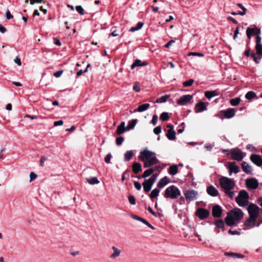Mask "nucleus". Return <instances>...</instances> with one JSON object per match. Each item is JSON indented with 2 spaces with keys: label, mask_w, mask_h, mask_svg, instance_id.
<instances>
[{
  "label": "nucleus",
  "mask_w": 262,
  "mask_h": 262,
  "mask_svg": "<svg viewBox=\"0 0 262 262\" xmlns=\"http://www.w3.org/2000/svg\"><path fill=\"white\" fill-rule=\"evenodd\" d=\"M139 159L144 163V168L150 167L159 163L155 152L144 149L140 152Z\"/></svg>",
  "instance_id": "f257e3e1"
},
{
  "label": "nucleus",
  "mask_w": 262,
  "mask_h": 262,
  "mask_svg": "<svg viewBox=\"0 0 262 262\" xmlns=\"http://www.w3.org/2000/svg\"><path fill=\"white\" fill-rule=\"evenodd\" d=\"M244 215V213L241 209L235 208L228 212L225 219V222L228 226H233L242 220Z\"/></svg>",
  "instance_id": "f03ea898"
},
{
  "label": "nucleus",
  "mask_w": 262,
  "mask_h": 262,
  "mask_svg": "<svg viewBox=\"0 0 262 262\" xmlns=\"http://www.w3.org/2000/svg\"><path fill=\"white\" fill-rule=\"evenodd\" d=\"M219 183L226 194L232 198L234 196L233 190L235 183L233 179L226 177H222L219 179Z\"/></svg>",
  "instance_id": "7ed1b4c3"
},
{
  "label": "nucleus",
  "mask_w": 262,
  "mask_h": 262,
  "mask_svg": "<svg viewBox=\"0 0 262 262\" xmlns=\"http://www.w3.org/2000/svg\"><path fill=\"white\" fill-rule=\"evenodd\" d=\"M181 194L180 189L174 185H171L168 187L165 190L163 194L165 198L176 199Z\"/></svg>",
  "instance_id": "20e7f679"
},
{
  "label": "nucleus",
  "mask_w": 262,
  "mask_h": 262,
  "mask_svg": "<svg viewBox=\"0 0 262 262\" xmlns=\"http://www.w3.org/2000/svg\"><path fill=\"white\" fill-rule=\"evenodd\" d=\"M255 49L256 53L252 52L250 54V55L255 62L257 64H258L262 58V45H256Z\"/></svg>",
  "instance_id": "39448f33"
},
{
  "label": "nucleus",
  "mask_w": 262,
  "mask_h": 262,
  "mask_svg": "<svg viewBox=\"0 0 262 262\" xmlns=\"http://www.w3.org/2000/svg\"><path fill=\"white\" fill-rule=\"evenodd\" d=\"M247 211L250 217L257 219L260 214V208L256 205L251 203L247 207Z\"/></svg>",
  "instance_id": "423d86ee"
},
{
  "label": "nucleus",
  "mask_w": 262,
  "mask_h": 262,
  "mask_svg": "<svg viewBox=\"0 0 262 262\" xmlns=\"http://www.w3.org/2000/svg\"><path fill=\"white\" fill-rule=\"evenodd\" d=\"M184 194L186 200L189 202L196 200L198 197V192L194 190H187L184 191Z\"/></svg>",
  "instance_id": "0eeeda50"
},
{
  "label": "nucleus",
  "mask_w": 262,
  "mask_h": 262,
  "mask_svg": "<svg viewBox=\"0 0 262 262\" xmlns=\"http://www.w3.org/2000/svg\"><path fill=\"white\" fill-rule=\"evenodd\" d=\"M231 159L237 161H241L244 157L243 152L241 149L233 148L231 150Z\"/></svg>",
  "instance_id": "6e6552de"
},
{
  "label": "nucleus",
  "mask_w": 262,
  "mask_h": 262,
  "mask_svg": "<svg viewBox=\"0 0 262 262\" xmlns=\"http://www.w3.org/2000/svg\"><path fill=\"white\" fill-rule=\"evenodd\" d=\"M209 211L206 209L200 208L195 212V215L201 220L207 219L209 215Z\"/></svg>",
  "instance_id": "1a4fd4ad"
},
{
  "label": "nucleus",
  "mask_w": 262,
  "mask_h": 262,
  "mask_svg": "<svg viewBox=\"0 0 262 262\" xmlns=\"http://www.w3.org/2000/svg\"><path fill=\"white\" fill-rule=\"evenodd\" d=\"M246 185L251 189H255L258 187V182L256 179L251 178L246 180Z\"/></svg>",
  "instance_id": "9d476101"
},
{
  "label": "nucleus",
  "mask_w": 262,
  "mask_h": 262,
  "mask_svg": "<svg viewBox=\"0 0 262 262\" xmlns=\"http://www.w3.org/2000/svg\"><path fill=\"white\" fill-rule=\"evenodd\" d=\"M256 221V219L249 216V217L245 220L244 225L246 229H251L255 227Z\"/></svg>",
  "instance_id": "9b49d317"
},
{
  "label": "nucleus",
  "mask_w": 262,
  "mask_h": 262,
  "mask_svg": "<svg viewBox=\"0 0 262 262\" xmlns=\"http://www.w3.org/2000/svg\"><path fill=\"white\" fill-rule=\"evenodd\" d=\"M192 99V96L191 95H184L181 96L177 101V103L180 105H184L190 102Z\"/></svg>",
  "instance_id": "f8f14e48"
},
{
  "label": "nucleus",
  "mask_w": 262,
  "mask_h": 262,
  "mask_svg": "<svg viewBox=\"0 0 262 262\" xmlns=\"http://www.w3.org/2000/svg\"><path fill=\"white\" fill-rule=\"evenodd\" d=\"M261 30L260 29L255 27L253 28L248 27L246 30V34L247 37L250 39L252 35L256 34L258 35L260 34Z\"/></svg>",
  "instance_id": "ddd939ff"
},
{
  "label": "nucleus",
  "mask_w": 262,
  "mask_h": 262,
  "mask_svg": "<svg viewBox=\"0 0 262 262\" xmlns=\"http://www.w3.org/2000/svg\"><path fill=\"white\" fill-rule=\"evenodd\" d=\"M250 159L256 166L260 167L262 166V158L256 154H252L250 157Z\"/></svg>",
  "instance_id": "4468645a"
},
{
  "label": "nucleus",
  "mask_w": 262,
  "mask_h": 262,
  "mask_svg": "<svg viewBox=\"0 0 262 262\" xmlns=\"http://www.w3.org/2000/svg\"><path fill=\"white\" fill-rule=\"evenodd\" d=\"M221 113L227 119H230L233 118L235 114V111L233 108H230L226 110H223L221 111Z\"/></svg>",
  "instance_id": "2eb2a0df"
},
{
  "label": "nucleus",
  "mask_w": 262,
  "mask_h": 262,
  "mask_svg": "<svg viewBox=\"0 0 262 262\" xmlns=\"http://www.w3.org/2000/svg\"><path fill=\"white\" fill-rule=\"evenodd\" d=\"M222 214V209L220 206L216 205L212 208V214L214 217H220Z\"/></svg>",
  "instance_id": "dca6fc26"
},
{
  "label": "nucleus",
  "mask_w": 262,
  "mask_h": 262,
  "mask_svg": "<svg viewBox=\"0 0 262 262\" xmlns=\"http://www.w3.org/2000/svg\"><path fill=\"white\" fill-rule=\"evenodd\" d=\"M228 168L229 169L230 176H231L232 173H237L239 171L238 166L236 165L234 162L229 163Z\"/></svg>",
  "instance_id": "f3484780"
},
{
  "label": "nucleus",
  "mask_w": 262,
  "mask_h": 262,
  "mask_svg": "<svg viewBox=\"0 0 262 262\" xmlns=\"http://www.w3.org/2000/svg\"><path fill=\"white\" fill-rule=\"evenodd\" d=\"M170 182V179L167 177L165 176L164 178L161 179L159 182L157 184V186L160 188H162Z\"/></svg>",
  "instance_id": "a211bd4d"
},
{
  "label": "nucleus",
  "mask_w": 262,
  "mask_h": 262,
  "mask_svg": "<svg viewBox=\"0 0 262 262\" xmlns=\"http://www.w3.org/2000/svg\"><path fill=\"white\" fill-rule=\"evenodd\" d=\"M206 191L209 195L213 197L216 196L219 194V191L212 185L208 186Z\"/></svg>",
  "instance_id": "6ab92c4d"
},
{
  "label": "nucleus",
  "mask_w": 262,
  "mask_h": 262,
  "mask_svg": "<svg viewBox=\"0 0 262 262\" xmlns=\"http://www.w3.org/2000/svg\"><path fill=\"white\" fill-rule=\"evenodd\" d=\"M207 110V106L203 102H199L195 106V112L196 113L202 112Z\"/></svg>",
  "instance_id": "aec40b11"
},
{
  "label": "nucleus",
  "mask_w": 262,
  "mask_h": 262,
  "mask_svg": "<svg viewBox=\"0 0 262 262\" xmlns=\"http://www.w3.org/2000/svg\"><path fill=\"white\" fill-rule=\"evenodd\" d=\"M125 122H122L118 126L116 133L117 135H120L126 131H127V127H125Z\"/></svg>",
  "instance_id": "412c9836"
},
{
  "label": "nucleus",
  "mask_w": 262,
  "mask_h": 262,
  "mask_svg": "<svg viewBox=\"0 0 262 262\" xmlns=\"http://www.w3.org/2000/svg\"><path fill=\"white\" fill-rule=\"evenodd\" d=\"M243 170L247 174H250L252 172V169L246 162H243L242 163Z\"/></svg>",
  "instance_id": "4be33fe9"
},
{
  "label": "nucleus",
  "mask_w": 262,
  "mask_h": 262,
  "mask_svg": "<svg viewBox=\"0 0 262 262\" xmlns=\"http://www.w3.org/2000/svg\"><path fill=\"white\" fill-rule=\"evenodd\" d=\"M148 64V62H142L141 60L140 59H136L135 60L134 63L131 66V69L133 70L136 67H143L146 66Z\"/></svg>",
  "instance_id": "5701e85b"
},
{
  "label": "nucleus",
  "mask_w": 262,
  "mask_h": 262,
  "mask_svg": "<svg viewBox=\"0 0 262 262\" xmlns=\"http://www.w3.org/2000/svg\"><path fill=\"white\" fill-rule=\"evenodd\" d=\"M236 202L239 206L244 207L248 205V199H244L242 198H235Z\"/></svg>",
  "instance_id": "b1692460"
},
{
  "label": "nucleus",
  "mask_w": 262,
  "mask_h": 262,
  "mask_svg": "<svg viewBox=\"0 0 262 262\" xmlns=\"http://www.w3.org/2000/svg\"><path fill=\"white\" fill-rule=\"evenodd\" d=\"M112 249L113 250V253L110 255V257L112 259H115L120 255L121 250L115 246H113Z\"/></svg>",
  "instance_id": "393cba45"
},
{
  "label": "nucleus",
  "mask_w": 262,
  "mask_h": 262,
  "mask_svg": "<svg viewBox=\"0 0 262 262\" xmlns=\"http://www.w3.org/2000/svg\"><path fill=\"white\" fill-rule=\"evenodd\" d=\"M166 137L169 140H174L176 139V132L173 128L169 129L167 130Z\"/></svg>",
  "instance_id": "a878e982"
},
{
  "label": "nucleus",
  "mask_w": 262,
  "mask_h": 262,
  "mask_svg": "<svg viewBox=\"0 0 262 262\" xmlns=\"http://www.w3.org/2000/svg\"><path fill=\"white\" fill-rule=\"evenodd\" d=\"M150 106L149 103H144L139 105L136 110H134V112H142L147 110Z\"/></svg>",
  "instance_id": "bb28decb"
},
{
  "label": "nucleus",
  "mask_w": 262,
  "mask_h": 262,
  "mask_svg": "<svg viewBox=\"0 0 262 262\" xmlns=\"http://www.w3.org/2000/svg\"><path fill=\"white\" fill-rule=\"evenodd\" d=\"M142 171V166L141 164L138 162H135L133 164V171L137 174L139 171Z\"/></svg>",
  "instance_id": "cd10ccee"
},
{
  "label": "nucleus",
  "mask_w": 262,
  "mask_h": 262,
  "mask_svg": "<svg viewBox=\"0 0 262 262\" xmlns=\"http://www.w3.org/2000/svg\"><path fill=\"white\" fill-rule=\"evenodd\" d=\"M142 185H143L144 191L145 192H149L151 190V187L152 186V185L151 184H150L149 182H148V181H147V179H145L144 180V182L143 183Z\"/></svg>",
  "instance_id": "c85d7f7f"
},
{
  "label": "nucleus",
  "mask_w": 262,
  "mask_h": 262,
  "mask_svg": "<svg viewBox=\"0 0 262 262\" xmlns=\"http://www.w3.org/2000/svg\"><path fill=\"white\" fill-rule=\"evenodd\" d=\"M225 255L226 256L231 257L234 258H242L244 257V256L242 254L233 252H226L225 253Z\"/></svg>",
  "instance_id": "c756f323"
},
{
  "label": "nucleus",
  "mask_w": 262,
  "mask_h": 262,
  "mask_svg": "<svg viewBox=\"0 0 262 262\" xmlns=\"http://www.w3.org/2000/svg\"><path fill=\"white\" fill-rule=\"evenodd\" d=\"M249 197V195L247 191L245 190H242L239 192L238 195L236 197V198L248 199Z\"/></svg>",
  "instance_id": "7c9ffc66"
},
{
  "label": "nucleus",
  "mask_w": 262,
  "mask_h": 262,
  "mask_svg": "<svg viewBox=\"0 0 262 262\" xmlns=\"http://www.w3.org/2000/svg\"><path fill=\"white\" fill-rule=\"evenodd\" d=\"M178 172V168L177 165H173L170 166L168 170V173L174 176Z\"/></svg>",
  "instance_id": "2f4dec72"
},
{
  "label": "nucleus",
  "mask_w": 262,
  "mask_h": 262,
  "mask_svg": "<svg viewBox=\"0 0 262 262\" xmlns=\"http://www.w3.org/2000/svg\"><path fill=\"white\" fill-rule=\"evenodd\" d=\"M216 95H217V93H216V92L215 91H206L205 93V97L208 99H210L212 97H213Z\"/></svg>",
  "instance_id": "473e14b6"
},
{
  "label": "nucleus",
  "mask_w": 262,
  "mask_h": 262,
  "mask_svg": "<svg viewBox=\"0 0 262 262\" xmlns=\"http://www.w3.org/2000/svg\"><path fill=\"white\" fill-rule=\"evenodd\" d=\"M169 97H170V95H164L163 96H161L159 98L157 99L156 100L155 103H164V102H166L167 100Z\"/></svg>",
  "instance_id": "72a5a7b5"
},
{
  "label": "nucleus",
  "mask_w": 262,
  "mask_h": 262,
  "mask_svg": "<svg viewBox=\"0 0 262 262\" xmlns=\"http://www.w3.org/2000/svg\"><path fill=\"white\" fill-rule=\"evenodd\" d=\"M160 193V190L157 188L153 189L149 195L150 198L152 200L154 198L158 196Z\"/></svg>",
  "instance_id": "f704fd0d"
},
{
  "label": "nucleus",
  "mask_w": 262,
  "mask_h": 262,
  "mask_svg": "<svg viewBox=\"0 0 262 262\" xmlns=\"http://www.w3.org/2000/svg\"><path fill=\"white\" fill-rule=\"evenodd\" d=\"M155 171V170L154 168H149L145 171H144L143 174L142 176V178H146L149 176H150L151 174H152Z\"/></svg>",
  "instance_id": "c9c22d12"
},
{
  "label": "nucleus",
  "mask_w": 262,
  "mask_h": 262,
  "mask_svg": "<svg viewBox=\"0 0 262 262\" xmlns=\"http://www.w3.org/2000/svg\"><path fill=\"white\" fill-rule=\"evenodd\" d=\"M143 25H144L143 23H142L141 21H139L138 23V24H137L136 27H132L129 29V31L130 32H135V31H138V30H140L143 27Z\"/></svg>",
  "instance_id": "e433bc0d"
},
{
  "label": "nucleus",
  "mask_w": 262,
  "mask_h": 262,
  "mask_svg": "<svg viewBox=\"0 0 262 262\" xmlns=\"http://www.w3.org/2000/svg\"><path fill=\"white\" fill-rule=\"evenodd\" d=\"M215 225L218 228L223 229L225 227V224L222 219L216 220L214 223Z\"/></svg>",
  "instance_id": "4c0bfd02"
},
{
  "label": "nucleus",
  "mask_w": 262,
  "mask_h": 262,
  "mask_svg": "<svg viewBox=\"0 0 262 262\" xmlns=\"http://www.w3.org/2000/svg\"><path fill=\"white\" fill-rule=\"evenodd\" d=\"M133 156V152L132 150L127 151L124 155V161H129Z\"/></svg>",
  "instance_id": "58836bf2"
},
{
  "label": "nucleus",
  "mask_w": 262,
  "mask_h": 262,
  "mask_svg": "<svg viewBox=\"0 0 262 262\" xmlns=\"http://www.w3.org/2000/svg\"><path fill=\"white\" fill-rule=\"evenodd\" d=\"M86 180L91 185L97 184L99 183V181L96 177H91L86 179Z\"/></svg>",
  "instance_id": "ea45409f"
},
{
  "label": "nucleus",
  "mask_w": 262,
  "mask_h": 262,
  "mask_svg": "<svg viewBox=\"0 0 262 262\" xmlns=\"http://www.w3.org/2000/svg\"><path fill=\"white\" fill-rule=\"evenodd\" d=\"M137 122V119H133L130 121L128 122V125L126 126L127 130H129L130 129H133L135 126L136 123Z\"/></svg>",
  "instance_id": "a19ab883"
},
{
  "label": "nucleus",
  "mask_w": 262,
  "mask_h": 262,
  "mask_svg": "<svg viewBox=\"0 0 262 262\" xmlns=\"http://www.w3.org/2000/svg\"><path fill=\"white\" fill-rule=\"evenodd\" d=\"M237 6L239 8H241V10H243L242 11H239V12H238V14L240 15H242V16L245 15V14L246 13V11H247L246 8L245 7H244L242 4H240V3H238L237 4Z\"/></svg>",
  "instance_id": "79ce46f5"
},
{
  "label": "nucleus",
  "mask_w": 262,
  "mask_h": 262,
  "mask_svg": "<svg viewBox=\"0 0 262 262\" xmlns=\"http://www.w3.org/2000/svg\"><path fill=\"white\" fill-rule=\"evenodd\" d=\"M241 101V99L238 97H236L230 100V102L231 105L236 106Z\"/></svg>",
  "instance_id": "37998d69"
},
{
  "label": "nucleus",
  "mask_w": 262,
  "mask_h": 262,
  "mask_svg": "<svg viewBox=\"0 0 262 262\" xmlns=\"http://www.w3.org/2000/svg\"><path fill=\"white\" fill-rule=\"evenodd\" d=\"M255 97H256V94L255 92H254L253 91L248 92L246 94V96H245L246 98L247 99H249V100L253 99V98H255Z\"/></svg>",
  "instance_id": "c03bdc74"
},
{
  "label": "nucleus",
  "mask_w": 262,
  "mask_h": 262,
  "mask_svg": "<svg viewBox=\"0 0 262 262\" xmlns=\"http://www.w3.org/2000/svg\"><path fill=\"white\" fill-rule=\"evenodd\" d=\"M169 118V116L168 115V113L167 112H163L162 113L160 117V120L162 121H166L168 120Z\"/></svg>",
  "instance_id": "a18cd8bd"
},
{
  "label": "nucleus",
  "mask_w": 262,
  "mask_h": 262,
  "mask_svg": "<svg viewBox=\"0 0 262 262\" xmlns=\"http://www.w3.org/2000/svg\"><path fill=\"white\" fill-rule=\"evenodd\" d=\"M194 82V80L192 79H190L188 80L185 81L183 82V86L184 87H189L191 86Z\"/></svg>",
  "instance_id": "49530a36"
},
{
  "label": "nucleus",
  "mask_w": 262,
  "mask_h": 262,
  "mask_svg": "<svg viewBox=\"0 0 262 262\" xmlns=\"http://www.w3.org/2000/svg\"><path fill=\"white\" fill-rule=\"evenodd\" d=\"M124 139L123 137H119L116 139V143L117 145L120 146L123 142Z\"/></svg>",
  "instance_id": "de8ad7c7"
},
{
  "label": "nucleus",
  "mask_w": 262,
  "mask_h": 262,
  "mask_svg": "<svg viewBox=\"0 0 262 262\" xmlns=\"http://www.w3.org/2000/svg\"><path fill=\"white\" fill-rule=\"evenodd\" d=\"M188 56H196L203 57V56H204V54L202 53H199V52H189L188 54Z\"/></svg>",
  "instance_id": "09e8293b"
},
{
  "label": "nucleus",
  "mask_w": 262,
  "mask_h": 262,
  "mask_svg": "<svg viewBox=\"0 0 262 262\" xmlns=\"http://www.w3.org/2000/svg\"><path fill=\"white\" fill-rule=\"evenodd\" d=\"M128 201L131 205H135L136 204V199L134 196L129 195L128 196Z\"/></svg>",
  "instance_id": "8fccbe9b"
},
{
  "label": "nucleus",
  "mask_w": 262,
  "mask_h": 262,
  "mask_svg": "<svg viewBox=\"0 0 262 262\" xmlns=\"http://www.w3.org/2000/svg\"><path fill=\"white\" fill-rule=\"evenodd\" d=\"M76 10L80 15H83L84 14V10L81 6H76Z\"/></svg>",
  "instance_id": "3c124183"
},
{
  "label": "nucleus",
  "mask_w": 262,
  "mask_h": 262,
  "mask_svg": "<svg viewBox=\"0 0 262 262\" xmlns=\"http://www.w3.org/2000/svg\"><path fill=\"white\" fill-rule=\"evenodd\" d=\"M158 117L157 115H154L152 116V120H151V123L154 126H155L157 124V121H158Z\"/></svg>",
  "instance_id": "603ef678"
},
{
  "label": "nucleus",
  "mask_w": 262,
  "mask_h": 262,
  "mask_svg": "<svg viewBox=\"0 0 262 262\" xmlns=\"http://www.w3.org/2000/svg\"><path fill=\"white\" fill-rule=\"evenodd\" d=\"M133 219H134L135 220H138V221H139L141 222H142L143 223H144L145 224V223H147V221L145 220V219L142 218V217H140L138 216H137V215H134L133 216Z\"/></svg>",
  "instance_id": "864d4df0"
},
{
  "label": "nucleus",
  "mask_w": 262,
  "mask_h": 262,
  "mask_svg": "<svg viewBox=\"0 0 262 262\" xmlns=\"http://www.w3.org/2000/svg\"><path fill=\"white\" fill-rule=\"evenodd\" d=\"M161 132V127L160 126H157L154 129V133L156 135H159Z\"/></svg>",
  "instance_id": "5fc2aeb1"
},
{
  "label": "nucleus",
  "mask_w": 262,
  "mask_h": 262,
  "mask_svg": "<svg viewBox=\"0 0 262 262\" xmlns=\"http://www.w3.org/2000/svg\"><path fill=\"white\" fill-rule=\"evenodd\" d=\"M37 174L33 172H31L30 174V182H32L37 178Z\"/></svg>",
  "instance_id": "6e6d98bb"
},
{
  "label": "nucleus",
  "mask_w": 262,
  "mask_h": 262,
  "mask_svg": "<svg viewBox=\"0 0 262 262\" xmlns=\"http://www.w3.org/2000/svg\"><path fill=\"white\" fill-rule=\"evenodd\" d=\"M112 155L111 154H108L104 158V161L106 163H111V159L112 158Z\"/></svg>",
  "instance_id": "4d7b16f0"
},
{
  "label": "nucleus",
  "mask_w": 262,
  "mask_h": 262,
  "mask_svg": "<svg viewBox=\"0 0 262 262\" xmlns=\"http://www.w3.org/2000/svg\"><path fill=\"white\" fill-rule=\"evenodd\" d=\"M64 123V122L62 120H59L58 121H56L54 122V126H57L63 125Z\"/></svg>",
  "instance_id": "13d9d810"
},
{
  "label": "nucleus",
  "mask_w": 262,
  "mask_h": 262,
  "mask_svg": "<svg viewBox=\"0 0 262 262\" xmlns=\"http://www.w3.org/2000/svg\"><path fill=\"white\" fill-rule=\"evenodd\" d=\"M156 181V177H154V176H152L151 178L147 180V181H148L150 184H151L152 185L155 183V182Z\"/></svg>",
  "instance_id": "bf43d9fd"
},
{
  "label": "nucleus",
  "mask_w": 262,
  "mask_h": 262,
  "mask_svg": "<svg viewBox=\"0 0 262 262\" xmlns=\"http://www.w3.org/2000/svg\"><path fill=\"white\" fill-rule=\"evenodd\" d=\"M134 186L138 190H140L142 187L141 184L138 181L134 182Z\"/></svg>",
  "instance_id": "052dcab7"
},
{
  "label": "nucleus",
  "mask_w": 262,
  "mask_h": 262,
  "mask_svg": "<svg viewBox=\"0 0 262 262\" xmlns=\"http://www.w3.org/2000/svg\"><path fill=\"white\" fill-rule=\"evenodd\" d=\"M63 70L57 71V72H55L53 75L55 77L58 78L61 76V75L63 73Z\"/></svg>",
  "instance_id": "680f3d73"
},
{
  "label": "nucleus",
  "mask_w": 262,
  "mask_h": 262,
  "mask_svg": "<svg viewBox=\"0 0 262 262\" xmlns=\"http://www.w3.org/2000/svg\"><path fill=\"white\" fill-rule=\"evenodd\" d=\"M6 17L7 19H10L13 18V15L11 14L10 11L7 10L6 12Z\"/></svg>",
  "instance_id": "e2e57ef3"
},
{
  "label": "nucleus",
  "mask_w": 262,
  "mask_h": 262,
  "mask_svg": "<svg viewBox=\"0 0 262 262\" xmlns=\"http://www.w3.org/2000/svg\"><path fill=\"white\" fill-rule=\"evenodd\" d=\"M133 90L136 92H139L140 91V88L139 85L137 83L133 85Z\"/></svg>",
  "instance_id": "0e129e2a"
},
{
  "label": "nucleus",
  "mask_w": 262,
  "mask_h": 262,
  "mask_svg": "<svg viewBox=\"0 0 262 262\" xmlns=\"http://www.w3.org/2000/svg\"><path fill=\"white\" fill-rule=\"evenodd\" d=\"M228 233L231 235H239L240 232L237 230L232 231L231 230H229L228 231Z\"/></svg>",
  "instance_id": "69168bd1"
},
{
  "label": "nucleus",
  "mask_w": 262,
  "mask_h": 262,
  "mask_svg": "<svg viewBox=\"0 0 262 262\" xmlns=\"http://www.w3.org/2000/svg\"><path fill=\"white\" fill-rule=\"evenodd\" d=\"M175 41L174 40H170L164 46V47L166 48H169L171 46V45Z\"/></svg>",
  "instance_id": "338daca9"
},
{
  "label": "nucleus",
  "mask_w": 262,
  "mask_h": 262,
  "mask_svg": "<svg viewBox=\"0 0 262 262\" xmlns=\"http://www.w3.org/2000/svg\"><path fill=\"white\" fill-rule=\"evenodd\" d=\"M147 210L149 212H150L154 216H157V213L155 212L149 206L148 208H147Z\"/></svg>",
  "instance_id": "774afa93"
}]
</instances>
